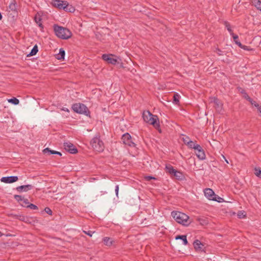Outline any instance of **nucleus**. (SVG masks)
Listing matches in <instances>:
<instances>
[{"mask_svg": "<svg viewBox=\"0 0 261 261\" xmlns=\"http://www.w3.org/2000/svg\"><path fill=\"white\" fill-rule=\"evenodd\" d=\"M51 5L59 9H63L65 11H68L70 12H73L74 9L71 6H69L68 3L65 1L60 0H53Z\"/></svg>", "mask_w": 261, "mask_h": 261, "instance_id": "2", "label": "nucleus"}, {"mask_svg": "<svg viewBox=\"0 0 261 261\" xmlns=\"http://www.w3.org/2000/svg\"><path fill=\"white\" fill-rule=\"evenodd\" d=\"M29 218L25 216L20 214L18 218V220L23 221V222H28Z\"/></svg>", "mask_w": 261, "mask_h": 261, "instance_id": "29", "label": "nucleus"}, {"mask_svg": "<svg viewBox=\"0 0 261 261\" xmlns=\"http://www.w3.org/2000/svg\"><path fill=\"white\" fill-rule=\"evenodd\" d=\"M232 34L233 35L232 37H233V40L235 42L236 44H237L239 46H242V44L239 40L238 36L234 34Z\"/></svg>", "mask_w": 261, "mask_h": 261, "instance_id": "23", "label": "nucleus"}, {"mask_svg": "<svg viewBox=\"0 0 261 261\" xmlns=\"http://www.w3.org/2000/svg\"><path fill=\"white\" fill-rule=\"evenodd\" d=\"M180 95L178 93H174L173 95V102L176 105L179 103Z\"/></svg>", "mask_w": 261, "mask_h": 261, "instance_id": "21", "label": "nucleus"}, {"mask_svg": "<svg viewBox=\"0 0 261 261\" xmlns=\"http://www.w3.org/2000/svg\"><path fill=\"white\" fill-rule=\"evenodd\" d=\"M91 145L95 151L101 152L104 149V144L103 142L100 139L99 137L96 136L91 141Z\"/></svg>", "mask_w": 261, "mask_h": 261, "instance_id": "4", "label": "nucleus"}, {"mask_svg": "<svg viewBox=\"0 0 261 261\" xmlns=\"http://www.w3.org/2000/svg\"><path fill=\"white\" fill-rule=\"evenodd\" d=\"M101 36V34H100V33L97 34L96 35L97 38H98Z\"/></svg>", "mask_w": 261, "mask_h": 261, "instance_id": "50", "label": "nucleus"}, {"mask_svg": "<svg viewBox=\"0 0 261 261\" xmlns=\"http://www.w3.org/2000/svg\"><path fill=\"white\" fill-rule=\"evenodd\" d=\"M14 198L16 200H17L18 202H19V203H21V201H22V199L23 198V197H22L20 195H14Z\"/></svg>", "mask_w": 261, "mask_h": 261, "instance_id": "31", "label": "nucleus"}, {"mask_svg": "<svg viewBox=\"0 0 261 261\" xmlns=\"http://www.w3.org/2000/svg\"><path fill=\"white\" fill-rule=\"evenodd\" d=\"M64 149L70 153H75L77 152V149L75 147L73 144L69 142L64 143Z\"/></svg>", "mask_w": 261, "mask_h": 261, "instance_id": "9", "label": "nucleus"}, {"mask_svg": "<svg viewBox=\"0 0 261 261\" xmlns=\"http://www.w3.org/2000/svg\"><path fill=\"white\" fill-rule=\"evenodd\" d=\"M54 150L50 149L49 148H46L44 149H43V152L44 153H48L49 154H53V152H54Z\"/></svg>", "mask_w": 261, "mask_h": 261, "instance_id": "33", "label": "nucleus"}, {"mask_svg": "<svg viewBox=\"0 0 261 261\" xmlns=\"http://www.w3.org/2000/svg\"><path fill=\"white\" fill-rule=\"evenodd\" d=\"M166 170L167 172L169 173L171 175H173V174L175 173V171H176V170L174 169L173 167L170 165H167L166 166Z\"/></svg>", "mask_w": 261, "mask_h": 261, "instance_id": "18", "label": "nucleus"}, {"mask_svg": "<svg viewBox=\"0 0 261 261\" xmlns=\"http://www.w3.org/2000/svg\"><path fill=\"white\" fill-rule=\"evenodd\" d=\"M143 118L146 123L153 125L154 127L158 126V117L156 115L152 114L149 111H145L143 113Z\"/></svg>", "mask_w": 261, "mask_h": 261, "instance_id": "3", "label": "nucleus"}, {"mask_svg": "<svg viewBox=\"0 0 261 261\" xmlns=\"http://www.w3.org/2000/svg\"><path fill=\"white\" fill-rule=\"evenodd\" d=\"M225 161H226V162L227 163H228V161H227L226 159H225Z\"/></svg>", "mask_w": 261, "mask_h": 261, "instance_id": "54", "label": "nucleus"}, {"mask_svg": "<svg viewBox=\"0 0 261 261\" xmlns=\"http://www.w3.org/2000/svg\"><path fill=\"white\" fill-rule=\"evenodd\" d=\"M253 102H254V105L256 108H257L258 111L261 114V106H259L258 104H257L255 101H254Z\"/></svg>", "mask_w": 261, "mask_h": 261, "instance_id": "37", "label": "nucleus"}, {"mask_svg": "<svg viewBox=\"0 0 261 261\" xmlns=\"http://www.w3.org/2000/svg\"><path fill=\"white\" fill-rule=\"evenodd\" d=\"M33 186L31 185L20 186L16 188V190L19 192L24 191L27 192L29 190L32 189Z\"/></svg>", "mask_w": 261, "mask_h": 261, "instance_id": "13", "label": "nucleus"}, {"mask_svg": "<svg viewBox=\"0 0 261 261\" xmlns=\"http://www.w3.org/2000/svg\"><path fill=\"white\" fill-rule=\"evenodd\" d=\"M19 214H20V213L16 214H9V215L10 216H11L12 217H13V218H15V219H18Z\"/></svg>", "mask_w": 261, "mask_h": 261, "instance_id": "39", "label": "nucleus"}, {"mask_svg": "<svg viewBox=\"0 0 261 261\" xmlns=\"http://www.w3.org/2000/svg\"><path fill=\"white\" fill-rule=\"evenodd\" d=\"M254 174L256 176L261 178V168H255L254 169Z\"/></svg>", "mask_w": 261, "mask_h": 261, "instance_id": "26", "label": "nucleus"}, {"mask_svg": "<svg viewBox=\"0 0 261 261\" xmlns=\"http://www.w3.org/2000/svg\"><path fill=\"white\" fill-rule=\"evenodd\" d=\"M215 52H216L217 54H218L219 56H220V55H222V51L221 50H220L219 49H216V50Z\"/></svg>", "mask_w": 261, "mask_h": 261, "instance_id": "46", "label": "nucleus"}, {"mask_svg": "<svg viewBox=\"0 0 261 261\" xmlns=\"http://www.w3.org/2000/svg\"><path fill=\"white\" fill-rule=\"evenodd\" d=\"M113 57H114V55L113 54H103L102 56V59L109 64L115 65L117 63H118V59L114 58Z\"/></svg>", "mask_w": 261, "mask_h": 261, "instance_id": "6", "label": "nucleus"}, {"mask_svg": "<svg viewBox=\"0 0 261 261\" xmlns=\"http://www.w3.org/2000/svg\"><path fill=\"white\" fill-rule=\"evenodd\" d=\"M204 195L206 198H207L209 200H214L218 202H220V200L217 199V196L214 192L210 188L206 189L204 191Z\"/></svg>", "mask_w": 261, "mask_h": 261, "instance_id": "7", "label": "nucleus"}, {"mask_svg": "<svg viewBox=\"0 0 261 261\" xmlns=\"http://www.w3.org/2000/svg\"><path fill=\"white\" fill-rule=\"evenodd\" d=\"M72 108L75 112L79 114L88 115L89 113L87 107L83 103H75L72 106Z\"/></svg>", "mask_w": 261, "mask_h": 261, "instance_id": "5", "label": "nucleus"}, {"mask_svg": "<svg viewBox=\"0 0 261 261\" xmlns=\"http://www.w3.org/2000/svg\"><path fill=\"white\" fill-rule=\"evenodd\" d=\"M18 179V178L16 176H8V177H3L1 178V180L2 182H5V183H13L14 182H15L17 181Z\"/></svg>", "mask_w": 261, "mask_h": 261, "instance_id": "10", "label": "nucleus"}, {"mask_svg": "<svg viewBox=\"0 0 261 261\" xmlns=\"http://www.w3.org/2000/svg\"><path fill=\"white\" fill-rule=\"evenodd\" d=\"M35 20L36 22L39 25V26L41 27H42V24L40 22V21H41L40 18V17H35Z\"/></svg>", "mask_w": 261, "mask_h": 261, "instance_id": "35", "label": "nucleus"}, {"mask_svg": "<svg viewBox=\"0 0 261 261\" xmlns=\"http://www.w3.org/2000/svg\"><path fill=\"white\" fill-rule=\"evenodd\" d=\"M84 232L85 234H87V235L89 236L90 237H92V236L93 233L94 232V231H90V230H88V231H85V230H84Z\"/></svg>", "mask_w": 261, "mask_h": 261, "instance_id": "41", "label": "nucleus"}, {"mask_svg": "<svg viewBox=\"0 0 261 261\" xmlns=\"http://www.w3.org/2000/svg\"><path fill=\"white\" fill-rule=\"evenodd\" d=\"M121 140L123 142V143L125 145H127L130 147L135 146V144L132 141V137L128 133H126L122 136Z\"/></svg>", "mask_w": 261, "mask_h": 261, "instance_id": "8", "label": "nucleus"}, {"mask_svg": "<svg viewBox=\"0 0 261 261\" xmlns=\"http://www.w3.org/2000/svg\"><path fill=\"white\" fill-rule=\"evenodd\" d=\"M62 111H64L67 112H68V113L69 112V110H68L67 108H62Z\"/></svg>", "mask_w": 261, "mask_h": 261, "instance_id": "48", "label": "nucleus"}, {"mask_svg": "<svg viewBox=\"0 0 261 261\" xmlns=\"http://www.w3.org/2000/svg\"><path fill=\"white\" fill-rule=\"evenodd\" d=\"M239 47L244 50H250V49L249 48L248 46H246V45H243L242 44V46H239Z\"/></svg>", "mask_w": 261, "mask_h": 261, "instance_id": "42", "label": "nucleus"}, {"mask_svg": "<svg viewBox=\"0 0 261 261\" xmlns=\"http://www.w3.org/2000/svg\"><path fill=\"white\" fill-rule=\"evenodd\" d=\"M173 175L175 177H176L177 179H181L182 177V174L180 172L177 171L176 170L175 171V173L173 174Z\"/></svg>", "mask_w": 261, "mask_h": 261, "instance_id": "28", "label": "nucleus"}, {"mask_svg": "<svg viewBox=\"0 0 261 261\" xmlns=\"http://www.w3.org/2000/svg\"><path fill=\"white\" fill-rule=\"evenodd\" d=\"M196 152L195 153L197 156V158L201 160H203L205 159V154L204 150L202 149V147L199 145V147H197L195 149Z\"/></svg>", "mask_w": 261, "mask_h": 261, "instance_id": "12", "label": "nucleus"}, {"mask_svg": "<svg viewBox=\"0 0 261 261\" xmlns=\"http://www.w3.org/2000/svg\"><path fill=\"white\" fill-rule=\"evenodd\" d=\"M104 244L107 246H111L112 244V239L109 237H105L103 238Z\"/></svg>", "mask_w": 261, "mask_h": 261, "instance_id": "22", "label": "nucleus"}, {"mask_svg": "<svg viewBox=\"0 0 261 261\" xmlns=\"http://www.w3.org/2000/svg\"><path fill=\"white\" fill-rule=\"evenodd\" d=\"M115 190V192H116V195L117 196L118 194V191H119V186L118 185L116 186Z\"/></svg>", "mask_w": 261, "mask_h": 261, "instance_id": "44", "label": "nucleus"}, {"mask_svg": "<svg viewBox=\"0 0 261 261\" xmlns=\"http://www.w3.org/2000/svg\"><path fill=\"white\" fill-rule=\"evenodd\" d=\"M53 154H58V155H59L60 156L62 155V153L60 152L57 151H55V150H54V151L53 152Z\"/></svg>", "mask_w": 261, "mask_h": 261, "instance_id": "47", "label": "nucleus"}, {"mask_svg": "<svg viewBox=\"0 0 261 261\" xmlns=\"http://www.w3.org/2000/svg\"><path fill=\"white\" fill-rule=\"evenodd\" d=\"M145 178L146 179V180L149 181L151 179H155L154 177L150 176H147L145 177Z\"/></svg>", "mask_w": 261, "mask_h": 261, "instance_id": "45", "label": "nucleus"}, {"mask_svg": "<svg viewBox=\"0 0 261 261\" xmlns=\"http://www.w3.org/2000/svg\"><path fill=\"white\" fill-rule=\"evenodd\" d=\"M175 239L176 240H178V239L181 240V241H183V243H184V244L185 245H186L188 244V241L187 240L186 236H185V235H182V236L178 235V236H177L175 237Z\"/></svg>", "mask_w": 261, "mask_h": 261, "instance_id": "19", "label": "nucleus"}, {"mask_svg": "<svg viewBox=\"0 0 261 261\" xmlns=\"http://www.w3.org/2000/svg\"><path fill=\"white\" fill-rule=\"evenodd\" d=\"M53 29L55 33H70L68 29L57 24H54Z\"/></svg>", "mask_w": 261, "mask_h": 261, "instance_id": "11", "label": "nucleus"}, {"mask_svg": "<svg viewBox=\"0 0 261 261\" xmlns=\"http://www.w3.org/2000/svg\"><path fill=\"white\" fill-rule=\"evenodd\" d=\"M45 212L49 215H52V211L49 207H46L44 209Z\"/></svg>", "mask_w": 261, "mask_h": 261, "instance_id": "40", "label": "nucleus"}, {"mask_svg": "<svg viewBox=\"0 0 261 261\" xmlns=\"http://www.w3.org/2000/svg\"><path fill=\"white\" fill-rule=\"evenodd\" d=\"M201 221L202 222H200L201 224H206L207 223V222L205 220L201 219Z\"/></svg>", "mask_w": 261, "mask_h": 261, "instance_id": "49", "label": "nucleus"}, {"mask_svg": "<svg viewBox=\"0 0 261 261\" xmlns=\"http://www.w3.org/2000/svg\"><path fill=\"white\" fill-rule=\"evenodd\" d=\"M65 55V50L63 48H60L59 50V53L56 55V58L58 60H63L64 59Z\"/></svg>", "mask_w": 261, "mask_h": 261, "instance_id": "17", "label": "nucleus"}, {"mask_svg": "<svg viewBox=\"0 0 261 261\" xmlns=\"http://www.w3.org/2000/svg\"><path fill=\"white\" fill-rule=\"evenodd\" d=\"M246 216V214L244 211H239L238 213V217L239 218H244Z\"/></svg>", "mask_w": 261, "mask_h": 261, "instance_id": "30", "label": "nucleus"}, {"mask_svg": "<svg viewBox=\"0 0 261 261\" xmlns=\"http://www.w3.org/2000/svg\"><path fill=\"white\" fill-rule=\"evenodd\" d=\"M9 9L13 12H16L17 10V5L16 2L15 0H14L13 2H12L9 6Z\"/></svg>", "mask_w": 261, "mask_h": 261, "instance_id": "16", "label": "nucleus"}, {"mask_svg": "<svg viewBox=\"0 0 261 261\" xmlns=\"http://www.w3.org/2000/svg\"><path fill=\"white\" fill-rule=\"evenodd\" d=\"M246 98L250 102V103H251V105H253L254 104V102H253L254 101L248 96V95H247L246 96Z\"/></svg>", "mask_w": 261, "mask_h": 261, "instance_id": "43", "label": "nucleus"}, {"mask_svg": "<svg viewBox=\"0 0 261 261\" xmlns=\"http://www.w3.org/2000/svg\"><path fill=\"white\" fill-rule=\"evenodd\" d=\"M225 27L227 28V31L228 32H230L233 31V30H231V26L230 25V24L229 23H228L227 22H225Z\"/></svg>", "mask_w": 261, "mask_h": 261, "instance_id": "36", "label": "nucleus"}, {"mask_svg": "<svg viewBox=\"0 0 261 261\" xmlns=\"http://www.w3.org/2000/svg\"><path fill=\"white\" fill-rule=\"evenodd\" d=\"M56 36L62 39L67 40L71 38V34H56Z\"/></svg>", "mask_w": 261, "mask_h": 261, "instance_id": "15", "label": "nucleus"}, {"mask_svg": "<svg viewBox=\"0 0 261 261\" xmlns=\"http://www.w3.org/2000/svg\"><path fill=\"white\" fill-rule=\"evenodd\" d=\"M8 101L9 102L13 103L15 105H18L19 102V100L15 97H13V98L9 99L8 100Z\"/></svg>", "mask_w": 261, "mask_h": 261, "instance_id": "25", "label": "nucleus"}, {"mask_svg": "<svg viewBox=\"0 0 261 261\" xmlns=\"http://www.w3.org/2000/svg\"><path fill=\"white\" fill-rule=\"evenodd\" d=\"M11 235L10 234H6V236H10Z\"/></svg>", "mask_w": 261, "mask_h": 261, "instance_id": "53", "label": "nucleus"}, {"mask_svg": "<svg viewBox=\"0 0 261 261\" xmlns=\"http://www.w3.org/2000/svg\"><path fill=\"white\" fill-rule=\"evenodd\" d=\"M3 235V234L0 231V237H2Z\"/></svg>", "mask_w": 261, "mask_h": 261, "instance_id": "52", "label": "nucleus"}, {"mask_svg": "<svg viewBox=\"0 0 261 261\" xmlns=\"http://www.w3.org/2000/svg\"><path fill=\"white\" fill-rule=\"evenodd\" d=\"M171 216L179 224L188 226L190 224L189 217L185 213L178 211H172Z\"/></svg>", "mask_w": 261, "mask_h": 261, "instance_id": "1", "label": "nucleus"}, {"mask_svg": "<svg viewBox=\"0 0 261 261\" xmlns=\"http://www.w3.org/2000/svg\"><path fill=\"white\" fill-rule=\"evenodd\" d=\"M193 245L194 248L196 250H201L204 246L203 244H202L201 242L198 240H196L194 242Z\"/></svg>", "mask_w": 261, "mask_h": 261, "instance_id": "14", "label": "nucleus"}, {"mask_svg": "<svg viewBox=\"0 0 261 261\" xmlns=\"http://www.w3.org/2000/svg\"><path fill=\"white\" fill-rule=\"evenodd\" d=\"M2 18H3L2 15L1 13L0 12V20H2Z\"/></svg>", "mask_w": 261, "mask_h": 261, "instance_id": "51", "label": "nucleus"}, {"mask_svg": "<svg viewBox=\"0 0 261 261\" xmlns=\"http://www.w3.org/2000/svg\"><path fill=\"white\" fill-rule=\"evenodd\" d=\"M20 204L22 206L27 207V206L29 204V202L28 199H25L23 197L22 201H21V203H20Z\"/></svg>", "mask_w": 261, "mask_h": 261, "instance_id": "27", "label": "nucleus"}, {"mask_svg": "<svg viewBox=\"0 0 261 261\" xmlns=\"http://www.w3.org/2000/svg\"><path fill=\"white\" fill-rule=\"evenodd\" d=\"M214 104L216 106H217L218 108H221V105H219L220 102L217 98H214Z\"/></svg>", "mask_w": 261, "mask_h": 261, "instance_id": "38", "label": "nucleus"}, {"mask_svg": "<svg viewBox=\"0 0 261 261\" xmlns=\"http://www.w3.org/2000/svg\"><path fill=\"white\" fill-rule=\"evenodd\" d=\"M187 145L191 148H193L195 150L197 148V147H199V145L196 144L193 141L190 140V142H189Z\"/></svg>", "mask_w": 261, "mask_h": 261, "instance_id": "20", "label": "nucleus"}, {"mask_svg": "<svg viewBox=\"0 0 261 261\" xmlns=\"http://www.w3.org/2000/svg\"><path fill=\"white\" fill-rule=\"evenodd\" d=\"M182 139V141L184 142V143L187 145L188 144L189 142H190V138L188 136H184Z\"/></svg>", "mask_w": 261, "mask_h": 261, "instance_id": "32", "label": "nucleus"}, {"mask_svg": "<svg viewBox=\"0 0 261 261\" xmlns=\"http://www.w3.org/2000/svg\"><path fill=\"white\" fill-rule=\"evenodd\" d=\"M38 46L37 45H35L32 48L31 53L29 54V55L31 56L35 55L37 54V53L38 52Z\"/></svg>", "mask_w": 261, "mask_h": 261, "instance_id": "24", "label": "nucleus"}, {"mask_svg": "<svg viewBox=\"0 0 261 261\" xmlns=\"http://www.w3.org/2000/svg\"><path fill=\"white\" fill-rule=\"evenodd\" d=\"M27 207H29L32 210H38V207L34 204H30L27 206Z\"/></svg>", "mask_w": 261, "mask_h": 261, "instance_id": "34", "label": "nucleus"}]
</instances>
